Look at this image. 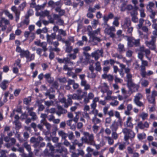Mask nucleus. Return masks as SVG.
Masks as SVG:
<instances>
[{"mask_svg":"<svg viewBox=\"0 0 157 157\" xmlns=\"http://www.w3.org/2000/svg\"><path fill=\"white\" fill-rule=\"evenodd\" d=\"M122 132L124 135V140L126 142L128 140L129 138L132 139L135 137V134L134 132L126 128L123 129Z\"/></svg>","mask_w":157,"mask_h":157,"instance_id":"f257e3e1","label":"nucleus"},{"mask_svg":"<svg viewBox=\"0 0 157 157\" xmlns=\"http://www.w3.org/2000/svg\"><path fill=\"white\" fill-rule=\"evenodd\" d=\"M58 62L59 63H64L65 64L63 66V70L64 71H67V74L69 75V67L67 65V64L69 63V57H68L64 58L63 59H61L59 58H57Z\"/></svg>","mask_w":157,"mask_h":157,"instance_id":"f03ea898","label":"nucleus"},{"mask_svg":"<svg viewBox=\"0 0 157 157\" xmlns=\"http://www.w3.org/2000/svg\"><path fill=\"white\" fill-rule=\"evenodd\" d=\"M143 98V95L140 93L137 94L134 97L133 101L139 107L142 106L144 107V104L140 100Z\"/></svg>","mask_w":157,"mask_h":157,"instance_id":"7ed1b4c3","label":"nucleus"},{"mask_svg":"<svg viewBox=\"0 0 157 157\" xmlns=\"http://www.w3.org/2000/svg\"><path fill=\"white\" fill-rule=\"evenodd\" d=\"M156 41V40H155V38L153 37L151 38V40L150 41L146 40L145 41V44L151 49L155 50L156 48L155 45Z\"/></svg>","mask_w":157,"mask_h":157,"instance_id":"20e7f679","label":"nucleus"},{"mask_svg":"<svg viewBox=\"0 0 157 157\" xmlns=\"http://www.w3.org/2000/svg\"><path fill=\"white\" fill-rule=\"evenodd\" d=\"M16 52L19 53L21 58L25 57L27 59H29V55L30 52L28 50H25L21 48L16 51Z\"/></svg>","mask_w":157,"mask_h":157,"instance_id":"39448f33","label":"nucleus"},{"mask_svg":"<svg viewBox=\"0 0 157 157\" xmlns=\"http://www.w3.org/2000/svg\"><path fill=\"white\" fill-rule=\"evenodd\" d=\"M127 40L128 41V44L129 47H132L134 45L137 46L140 45L139 40H135L133 38L128 37Z\"/></svg>","mask_w":157,"mask_h":157,"instance_id":"423d86ee","label":"nucleus"},{"mask_svg":"<svg viewBox=\"0 0 157 157\" xmlns=\"http://www.w3.org/2000/svg\"><path fill=\"white\" fill-rule=\"evenodd\" d=\"M101 30V28H98L92 32H90L89 35L94 40H96L98 41H101V39L97 37L96 36L100 33Z\"/></svg>","mask_w":157,"mask_h":157,"instance_id":"0eeeda50","label":"nucleus"},{"mask_svg":"<svg viewBox=\"0 0 157 157\" xmlns=\"http://www.w3.org/2000/svg\"><path fill=\"white\" fill-rule=\"evenodd\" d=\"M103 51L102 49L98 50L92 52L90 55L93 58H94L95 60H98L100 56H103Z\"/></svg>","mask_w":157,"mask_h":157,"instance_id":"6e6552de","label":"nucleus"},{"mask_svg":"<svg viewBox=\"0 0 157 157\" xmlns=\"http://www.w3.org/2000/svg\"><path fill=\"white\" fill-rule=\"evenodd\" d=\"M56 37V34L55 33H52L51 35L47 34L46 38L48 43L50 45L52 44L53 40H55Z\"/></svg>","mask_w":157,"mask_h":157,"instance_id":"1a4fd4ad","label":"nucleus"},{"mask_svg":"<svg viewBox=\"0 0 157 157\" xmlns=\"http://www.w3.org/2000/svg\"><path fill=\"white\" fill-rule=\"evenodd\" d=\"M57 40L58 41H62V42L65 43L67 45L66 51L67 53H69V40L65 41L64 39L62 38L61 35L59 34L57 36L56 35V37Z\"/></svg>","mask_w":157,"mask_h":157,"instance_id":"9d476101","label":"nucleus"},{"mask_svg":"<svg viewBox=\"0 0 157 157\" xmlns=\"http://www.w3.org/2000/svg\"><path fill=\"white\" fill-rule=\"evenodd\" d=\"M113 92L112 90H110L106 92L105 93H106V95L104 98V99L106 100H111L117 98L116 97L112 96Z\"/></svg>","mask_w":157,"mask_h":157,"instance_id":"9b49d317","label":"nucleus"},{"mask_svg":"<svg viewBox=\"0 0 157 157\" xmlns=\"http://www.w3.org/2000/svg\"><path fill=\"white\" fill-rule=\"evenodd\" d=\"M98 89L101 91V92L104 94L106 92L109 90V87L107 84L104 82L100 85L98 87Z\"/></svg>","mask_w":157,"mask_h":157,"instance_id":"f8f14e48","label":"nucleus"},{"mask_svg":"<svg viewBox=\"0 0 157 157\" xmlns=\"http://www.w3.org/2000/svg\"><path fill=\"white\" fill-rule=\"evenodd\" d=\"M10 81L7 80H4L0 84V87L3 90H6L8 87Z\"/></svg>","mask_w":157,"mask_h":157,"instance_id":"ddd939ff","label":"nucleus"},{"mask_svg":"<svg viewBox=\"0 0 157 157\" xmlns=\"http://www.w3.org/2000/svg\"><path fill=\"white\" fill-rule=\"evenodd\" d=\"M82 117H81L80 120L83 121L84 123H85V120L84 118H86L87 121L90 120V117L89 115V113L86 112H84L82 113Z\"/></svg>","mask_w":157,"mask_h":157,"instance_id":"4468645a","label":"nucleus"},{"mask_svg":"<svg viewBox=\"0 0 157 157\" xmlns=\"http://www.w3.org/2000/svg\"><path fill=\"white\" fill-rule=\"evenodd\" d=\"M131 21L128 18H126L124 22L121 23V27L124 29H126L128 28L130 25Z\"/></svg>","mask_w":157,"mask_h":157,"instance_id":"2eb2a0df","label":"nucleus"},{"mask_svg":"<svg viewBox=\"0 0 157 157\" xmlns=\"http://www.w3.org/2000/svg\"><path fill=\"white\" fill-rule=\"evenodd\" d=\"M71 52H73V53L69 54V59H75L76 57V55L78 52L79 50L78 48H76L72 50Z\"/></svg>","mask_w":157,"mask_h":157,"instance_id":"dca6fc26","label":"nucleus"},{"mask_svg":"<svg viewBox=\"0 0 157 157\" xmlns=\"http://www.w3.org/2000/svg\"><path fill=\"white\" fill-rule=\"evenodd\" d=\"M57 108L58 110L56 113L59 116H60L63 113H65L67 112V111L64 109L60 105H58Z\"/></svg>","mask_w":157,"mask_h":157,"instance_id":"f3484780","label":"nucleus"},{"mask_svg":"<svg viewBox=\"0 0 157 157\" xmlns=\"http://www.w3.org/2000/svg\"><path fill=\"white\" fill-rule=\"evenodd\" d=\"M116 29L113 26H108L107 28H106L104 30V33L105 34L108 35L111 33L112 32H115Z\"/></svg>","mask_w":157,"mask_h":157,"instance_id":"a211bd4d","label":"nucleus"},{"mask_svg":"<svg viewBox=\"0 0 157 157\" xmlns=\"http://www.w3.org/2000/svg\"><path fill=\"white\" fill-rule=\"evenodd\" d=\"M44 77L47 81L49 84L52 83L54 81V78L51 77V75L49 73L46 74L44 75Z\"/></svg>","mask_w":157,"mask_h":157,"instance_id":"6ab92c4d","label":"nucleus"},{"mask_svg":"<svg viewBox=\"0 0 157 157\" xmlns=\"http://www.w3.org/2000/svg\"><path fill=\"white\" fill-rule=\"evenodd\" d=\"M137 14L136 11H134L131 12V15L132 17V20L135 23H137L138 21V18L136 17Z\"/></svg>","mask_w":157,"mask_h":157,"instance_id":"aec40b11","label":"nucleus"},{"mask_svg":"<svg viewBox=\"0 0 157 157\" xmlns=\"http://www.w3.org/2000/svg\"><path fill=\"white\" fill-rule=\"evenodd\" d=\"M132 119L130 117H128L126 121L125 125L128 127L132 128L133 127V124L132 123Z\"/></svg>","mask_w":157,"mask_h":157,"instance_id":"412c9836","label":"nucleus"},{"mask_svg":"<svg viewBox=\"0 0 157 157\" xmlns=\"http://www.w3.org/2000/svg\"><path fill=\"white\" fill-rule=\"evenodd\" d=\"M94 97V94L91 92H90L88 94L87 97L84 98V101L85 103H88L89 102V100L92 99Z\"/></svg>","mask_w":157,"mask_h":157,"instance_id":"4be33fe9","label":"nucleus"},{"mask_svg":"<svg viewBox=\"0 0 157 157\" xmlns=\"http://www.w3.org/2000/svg\"><path fill=\"white\" fill-rule=\"evenodd\" d=\"M118 124L116 121H114L110 126V128L112 132L116 131L118 128Z\"/></svg>","mask_w":157,"mask_h":157,"instance_id":"5701e85b","label":"nucleus"},{"mask_svg":"<svg viewBox=\"0 0 157 157\" xmlns=\"http://www.w3.org/2000/svg\"><path fill=\"white\" fill-rule=\"evenodd\" d=\"M94 136L93 134H90L88 136V140L89 141V143L90 144L94 145H95V142L94 141Z\"/></svg>","mask_w":157,"mask_h":157,"instance_id":"b1692460","label":"nucleus"},{"mask_svg":"<svg viewBox=\"0 0 157 157\" xmlns=\"http://www.w3.org/2000/svg\"><path fill=\"white\" fill-rule=\"evenodd\" d=\"M22 146L24 147L26 149L29 153L31 152V146L29 144H28V142L27 141H25L23 144Z\"/></svg>","mask_w":157,"mask_h":157,"instance_id":"393cba45","label":"nucleus"},{"mask_svg":"<svg viewBox=\"0 0 157 157\" xmlns=\"http://www.w3.org/2000/svg\"><path fill=\"white\" fill-rule=\"evenodd\" d=\"M81 85L84 87V90H87L90 89V86L89 84L87 83L86 80H83L81 82Z\"/></svg>","mask_w":157,"mask_h":157,"instance_id":"a878e982","label":"nucleus"},{"mask_svg":"<svg viewBox=\"0 0 157 157\" xmlns=\"http://www.w3.org/2000/svg\"><path fill=\"white\" fill-rule=\"evenodd\" d=\"M37 45L42 47L44 52H45L48 50V48H47V44L45 42H40L39 43L37 44Z\"/></svg>","mask_w":157,"mask_h":157,"instance_id":"bb28decb","label":"nucleus"},{"mask_svg":"<svg viewBox=\"0 0 157 157\" xmlns=\"http://www.w3.org/2000/svg\"><path fill=\"white\" fill-rule=\"evenodd\" d=\"M101 136L102 137V138H104V130L103 129L101 130L96 135V138L97 140L100 141L101 140Z\"/></svg>","mask_w":157,"mask_h":157,"instance_id":"cd10ccee","label":"nucleus"},{"mask_svg":"<svg viewBox=\"0 0 157 157\" xmlns=\"http://www.w3.org/2000/svg\"><path fill=\"white\" fill-rule=\"evenodd\" d=\"M5 15L7 16L10 20H13V15L10 13L7 10H4L3 11Z\"/></svg>","mask_w":157,"mask_h":157,"instance_id":"c85d7f7f","label":"nucleus"},{"mask_svg":"<svg viewBox=\"0 0 157 157\" xmlns=\"http://www.w3.org/2000/svg\"><path fill=\"white\" fill-rule=\"evenodd\" d=\"M104 138L107 140L108 143L110 145H113L114 142V139L109 136H104Z\"/></svg>","mask_w":157,"mask_h":157,"instance_id":"c756f323","label":"nucleus"},{"mask_svg":"<svg viewBox=\"0 0 157 157\" xmlns=\"http://www.w3.org/2000/svg\"><path fill=\"white\" fill-rule=\"evenodd\" d=\"M81 113L80 112H78L75 113V114H76V116L73 118L72 120H69V125H70L72 121L75 122V124L77 122L78 119V115L81 114Z\"/></svg>","mask_w":157,"mask_h":157,"instance_id":"7c9ffc66","label":"nucleus"},{"mask_svg":"<svg viewBox=\"0 0 157 157\" xmlns=\"http://www.w3.org/2000/svg\"><path fill=\"white\" fill-rule=\"evenodd\" d=\"M128 85L130 87L134 88L135 89L134 91H137L139 88V86L138 85L134 84L133 82H131L130 84H128Z\"/></svg>","mask_w":157,"mask_h":157,"instance_id":"2f4dec72","label":"nucleus"},{"mask_svg":"<svg viewBox=\"0 0 157 157\" xmlns=\"http://www.w3.org/2000/svg\"><path fill=\"white\" fill-rule=\"evenodd\" d=\"M82 98V95H78L76 94H73V95H71L70 97L69 96V98L77 100L81 99Z\"/></svg>","mask_w":157,"mask_h":157,"instance_id":"473e14b6","label":"nucleus"},{"mask_svg":"<svg viewBox=\"0 0 157 157\" xmlns=\"http://www.w3.org/2000/svg\"><path fill=\"white\" fill-rule=\"evenodd\" d=\"M120 17H115L114 18V20L113 22V24L116 27L118 26L119 25V20Z\"/></svg>","mask_w":157,"mask_h":157,"instance_id":"72a5a7b5","label":"nucleus"},{"mask_svg":"<svg viewBox=\"0 0 157 157\" xmlns=\"http://www.w3.org/2000/svg\"><path fill=\"white\" fill-rule=\"evenodd\" d=\"M42 140V138L40 137H39V139L36 142L34 143L33 146L35 148L40 147V141Z\"/></svg>","mask_w":157,"mask_h":157,"instance_id":"f704fd0d","label":"nucleus"},{"mask_svg":"<svg viewBox=\"0 0 157 157\" xmlns=\"http://www.w3.org/2000/svg\"><path fill=\"white\" fill-rule=\"evenodd\" d=\"M118 50L120 52H122L125 51L124 45L123 44H119L118 45Z\"/></svg>","mask_w":157,"mask_h":157,"instance_id":"c9c22d12","label":"nucleus"},{"mask_svg":"<svg viewBox=\"0 0 157 157\" xmlns=\"http://www.w3.org/2000/svg\"><path fill=\"white\" fill-rule=\"evenodd\" d=\"M149 11L151 13L150 15V17L151 19H153L155 18V16L157 13V11H155L153 10H149Z\"/></svg>","mask_w":157,"mask_h":157,"instance_id":"e433bc0d","label":"nucleus"},{"mask_svg":"<svg viewBox=\"0 0 157 157\" xmlns=\"http://www.w3.org/2000/svg\"><path fill=\"white\" fill-rule=\"evenodd\" d=\"M59 135L62 137V139L65 140L67 136V135L62 131H60L58 132Z\"/></svg>","mask_w":157,"mask_h":157,"instance_id":"4c0bfd02","label":"nucleus"},{"mask_svg":"<svg viewBox=\"0 0 157 157\" xmlns=\"http://www.w3.org/2000/svg\"><path fill=\"white\" fill-rule=\"evenodd\" d=\"M141 86L144 87H146L149 84L148 81L145 79H142L140 81Z\"/></svg>","mask_w":157,"mask_h":157,"instance_id":"58836bf2","label":"nucleus"},{"mask_svg":"<svg viewBox=\"0 0 157 157\" xmlns=\"http://www.w3.org/2000/svg\"><path fill=\"white\" fill-rule=\"evenodd\" d=\"M95 69L97 71H99L101 70L100 63L99 62H97L95 63Z\"/></svg>","mask_w":157,"mask_h":157,"instance_id":"ea45409f","label":"nucleus"},{"mask_svg":"<svg viewBox=\"0 0 157 157\" xmlns=\"http://www.w3.org/2000/svg\"><path fill=\"white\" fill-rule=\"evenodd\" d=\"M132 75L130 74H128L126 75V78L127 79V85L130 84L131 82H133L132 81Z\"/></svg>","mask_w":157,"mask_h":157,"instance_id":"a19ab883","label":"nucleus"},{"mask_svg":"<svg viewBox=\"0 0 157 157\" xmlns=\"http://www.w3.org/2000/svg\"><path fill=\"white\" fill-rule=\"evenodd\" d=\"M146 134L144 133L138 134L137 137L139 140H142L145 139L146 137Z\"/></svg>","mask_w":157,"mask_h":157,"instance_id":"79ce46f5","label":"nucleus"},{"mask_svg":"<svg viewBox=\"0 0 157 157\" xmlns=\"http://www.w3.org/2000/svg\"><path fill=\"white\" fill-rule=\"evenodd\" d=\"M92 122L96 125V124H99L101 122V120L97 118L96 116H94L92 119Z\"/></svg>","mask_w":157,"mask_h":157,"instance_id":"37998d69","label":"nucleus"},{"mask_svg":"<svg viewBox=\"0 0 157 157\" xmlns=\"http://www.w3.org/2000/svg\"><path fill=\"white\" fill-rule=\"evenodd\" d=\"M69 85H72L74 89H77L78 87V84L77 83H75L73 80H69Z\"/></svg>","mask_w":157,"mask_h":157,"instance_id":"c03bdc74","label":"nucleus"},{"mask_svg":"<svg viewBox=\"0 0 157 157\" xmlns=\"http://www.w3.org/2000/svg\"><path fill=\"white\" fill-rule=\"evenodd\" d=\"M144 21V20L142 18H140V19L139 21V24L137 25L138 29H139L142 28Z\"/></svg>","mask_w":157,"mask_h":157,"instance_id":"a18cd8bd","label":"nucleus"},{"mask_svg":"<svg viewBox=\"0 0 157 157\" xmlns=\"http://www.w3.org/2000/svg\"><path fill=\"white\" fill-rule=\"evenodd\" d=\"M148 114L147 113L142 112L140 115V117H141L143 120L146 119L148 117Z\"/></svg>","mask_w":157,"mask_h":157,"instance_id":"49530a36","label":"nucleus"},{"mask_svg":"<svg viewBox=\"0 0 157 157\" xmlns=\"http://www.w3.org/2000/svg\"><path fill=\"white\" fill-rule=\"evenodd\" d=\"M29 112V115L32 116L31 119L33 120H35L36 119L37 117L35 113L34 112Z\"/></svg>","mask_w":157,"mask_h":157,"instance_id":"de8ad7c7","label":"nucleus"},{"mask_svg":"<svg viewBox=\"0 0 157 157\" xmlns=\"http://www.w3.org/2000/svg\"><path fill=\"white\" fill-rule=\"evenodd\" d=\"M67 151V149L64 147H61L56 150V151L60 153H62L63 152H66Z\"/></svg>","mask_w":157,"mask_h":157,"instance_id":"09e8293b","label":"nucleus"},{"mask_svg":"<svg viewBox=\"0 0 157 157\" xmlns=\"http://www.w3.org/2000/svg\"><path fill=\"white\" fill-rule=\"evenodd\" d=\"M15 44L16 46V48L15 49L16 51L21 48L19 46V45L21 44V43L19 40H15Z\"/></svg>","mask_w":157,"mask_h":157,"instance_id":"8fccbe9b","label":"nucleus"},{"mask_svg":"<svg viewBox=\"0 0 157 157\" xmlns=\"http://www.w3.org/2000/svg\"><path fill=\"white\" fill-rule=\"evenodd\" d=\"M111 137L114 140H116L118 137V134L117 133L116 131L112 132Z\"/></svg>","mask_w":157,"mask_h":157,"instance_id":"3c124183","label":"nucleus"},{"mask_svg":"<svg viewBox=\"0 0 157 157\" xmlns=\"http://www.w3.org/2000/svg\"><path fill=\"white\" fill-rule=\"evenodd\" d=\"M145 68L142 67V68H141L140 71L141 72V76L143 77H145L146 75L147 72L145 71Z\"/></svg>","mask_w":157,"mask_h":157,"instance_id":"603ef678","label":"nucleus"},{"mask_svg":"<svg viewBox=\"0 0 157 157\" xmlns=\"http://www.w3.org/2000/svg\"><path fill=\"white\" fill-rule=\"evenodd\" d=\"M31 101V98L30 97H29V98H25L23 100L24 104L26 105H28L29 102Z\"/></svg>","mask_w":157,"mask_h":157,"instance_id":"864d4df0","label":"nucleus"},{"mask_svg":"<svg viewBox=\"0 0 157 157\" xmlns=\"http://www.w3.org/2000/svg\"><path fill=\"white\" fill-rule=\"evenodd\" d=\"M154 5V3L152 2H149L148 4L147 5V8L148 10H152V8L153 7Z\"/></svg>","mask_w":157,"mask_h":157,"instance_id":"5fc2aeb1","label":"nucleus"},{"mask_svg":"<svg viewBox=\"0 0 157 157\" xmlns=\"http://www.w3.org/2000/svg\"><path fill=\"white\" fill-rule=\"evenodd\" d=\"M141 61V65L140 66V68H142V67L145 68L146 66H147L148 65V62L146 60H142Z\"/></svg>","mask_w":157,"mask_h":157,"instance_id":"6e6d98bb","label":"nucleus"},{"mask_svg":"<svg viewBox=\"0 0 157 157\" xmlns=\"http://www.w3.org/2000/svg\"><path fill=\"white\" fill-rule=\"evenodd\" d=\"M92 128L94 133H97L99 129V127L96 125L94 124L92 126Z\"/></svg>","mask_w":157,"mask_h":157,"instance_id":"4d7b16f0","label":"nucleus"},{"mask_svg":"<svg viewBox=\"0 0 157 157\" xmlns=\"http://www.w3.org/2000/svg\"><path fill=\"white\" fill-rule=\"evenodd\" d=\"M58 33L59 35H62L63 36H65L66 35V31H64L62 29H60L58 30Z\"/></svg>","mask_w":157,"mask_h":157,"instance_id":"13d9d810","label":"nucleus"},{"mask_svg":"<svg viewBox=\"0 0 157 157\" xmlns=\"http://www.w3.org/2000/svg\"><path fill=\"white\" fill-rule=\"evenodd\" d=\"M21 89H16L14 91L13 94L15 97H17L21 91Z\"/></svg>","mask_w":157,"mask_h":157,"instance_id":"bf43d9fd","label":"nucleus"},{"mask_svg":"<svg viewBox=\"0 0 157 157\" xmlns=\"http://www.w3.org/2000/svg\"><path fill=\"white\" fill-rule=\"evenodd\" d=\"M140 15L142 17H145L146 16V14L144 13V10L143 8H142L140 10Z\"/></svg>","mask_w":157,"mask_h":157,"instance_id":"052dcab7","label":"nucleus"},{"mask_svg":"<svg viewBox=\"0 0 157 157\" xmlns=\"http://www.w3.org/2000/svg\"><path fill=\"white\" fill-rule=\"evenodd\" d=\"M98 23V21L96 19H94L93 21L92 22L91 24L92 26L93 27L95 28L96 25Z\"/></svg>","mask_w":157,"mask_h":157,"instance_id":"680f3d73","label":"nucleus"},{"mask_svg":"<svg viewBox=\"0 0 157 157\" xmlns=\"http://www.w3.org/2000/svg\"><path fill=\"white\" fill-rule=\"evenodd\" d=\"M26 5V2H24L19 6V8L21 10H23L24 8L25 7Z\"/></svg>","mask_w":157,"mask_h":157,"instance_id":"e2e57ef3","label":"nucleus"},{"mask_svg":"<svg viewBox=\"0 0 157 157\" xmlns=\"http://www.w3.org/2000/svg\"><path fill=\"white\" fill-rule=\"evenodd\" d=\"M109 18L108 17L106 16H104L103 17V20L104 21V24L108 25L107 24V22L109 20Z\"/></svg>","mask_w":157,"mask_h":157,"instance_id":"0e129e2a","label":"nucleus"},{"mask_svg":"<svg viewBox=\"0 0 157 157\" xmlns=\"http://www.w3.org/2000/svg\"><path fill=\"white\" fill-rule=\"evenodd\" d=\"M125 147V144H121L119 143V149L121 150H122L124 149Z\"/></svg>","mask_w":157,"mask_h":157,"instance_id":"69168bd1","label":"nucleus"},{"mask_svg":"<svg viewBox=\"0 0 157 157\" xmlns=\"http://www.w3.org/2000/svg\"><path fill=\"white\" fill-rule=\"evenodd\" d=\"M127 149L128 152L129 154H132L133 153L134 150L130 146H128L127 147Z\"/></svg>","mask_w":157,"mask_h":157,"instance_id":"338daca9","label":"nucleus"},{"mask_svg":"<svg viewBox=\"0 0 157 157\" xmlns=\"http://www.w3.org/2000/svg\"><path fill=\"white\" fill-rule=\"evenodd\" d=\"M116 34L117 37L120 38L123 36V34H122V31L121 30H118L116 32Z\"/></svg>","mask_w":157,"mask_h":157,"instance_id":"774afa93","label":"nucleus"}]
</instances>
